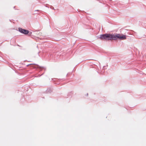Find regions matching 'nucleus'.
I'll return each instance as SVG.
<instances>
[{
  "label": "nucleus",
  "mask_w": 146,
  "mask_h": 146,
  "mask_svg": "<svg viewBox=\"0 0 146 146\" xmlns=\"http://www.w3.org/2000/svg\"><path fill=\"white\" fill-rule=\"evenodd\" d=\"M115 34L105 33L100 35L99 38L101 40H115Z\"/></svg>",
  "instance_id": "obj_1"
},
{
  "label": "nucleus",
  "mask_w": 146,
  "mask_h": 146,
  "mask_svg": "<svg viewBox=\"0 0 146 146\" xmlns=\"http://www.w3.org/2000/svg\"><path fill=\"white\" fill-rule=\"evenodd\" d=\"M126 38V36L125 35H121L119 34H115V40H125Z\"/></svg>",
  "instance_id": "obj_2"
},
{
  "label": "nucleus",
  "mask_w": 146,
  "mask_h": 146,
  "mask_svg": "<svg viewBox=\"0 0 146 146\" xmlns=\"http://www.w3.org/2000/svg\"><path fill=\"white\" fill-rule=\"evenodd\" d=\"M18 29L20 32L25 35H27L29 33V31L27 30L23 29L21 28H19Z\"/></svg>",
  "instance_id": "obj_3"
},
{
  "label": "nucleus",
  "mask_w": 146,
  "mask_h": 146,
  "mask_svg": "<svg viewBox=\"0 0 146 146\" xmlns=\"http://www.w3.org/2000/svg\"><path fill=\"white\" fill-rule=\"evenodd\" d=\"M36 65L37 66V67H35V68H38L40 70H42V68H43V67L40 66H39V65Z\"/></svg>",
  "instance_id": "obj_4"
},
{
  "label": "nucleus",
  "mask_w": 146,
  "mask_h": 146,
  "mask_svg": "<svg viewBox=\"0 0 146 146\" xmlns=\"http://www.w3.org/2000/svg\"><path fill=\"white\" fill-rule=\"evenodd\" d=\"M46 92L47 93H50L52 92V90L50 89H48L47 90Z\"/></svg>",
  "instance_id": "obj_5"
},
{
  "label": "nucleus",
  "mask_w": 146,
  "mask_h": 146,
  "mask_svg": "<svg viewBox=\"0 0 146 146\" xmlns=\"http://www.w3.org/2000/svg\"><path fill=\"white\" fill-rule=\"evenodd\" d=\"M33 14H34V15H35V14L39 15L40 13H38V12H37L36 13H35Z\"/></svg>",
  "instance_id": "obj_6"
},
{
  "label": "nucleus",
  "mask_w": 146,
  "mask_h": 146,
  "mask_svg": "<svg viewBox=\"0 0 146 146\" xmlns=\"http://www.w3.org/2000/svg\"><path fill=\"white\" fill-rule=\"evenodd\" d=\"M29 35H31L32 34V32H30V33L29 32V33H28Z\"/></svg>",
  "instance_id": "obj_7"
},
{
  "label": "nucleus",
  "mask_w": 146,
  "mask_h": 146,
  "mask_svg": "<svg viewBox=\"0 0 146 146\" xmlns=\"http://www.w3.org/2000/svg\"><path fill=\"white\" fill-rule=\"evenodd\" d=\"M40 10H36L35 11V12H36V11H40Z\"/></svg>",
  "instance_id": "obj_8"
},
{
  "label": "nucleus",
  "mask_w": 146,
  "mask_h": 146,
  "mask_svg": "<svg viewBox=\"0 0 146 146\" xmlns=\"http://www.w3.org/2000/svg\"><path fill=\"white\" fill-rule=\"evenodd\" d=\"M105 66H104L103 67V68L104 69H105Z\"/></svg>",
  "instance_id": "obj_9"
},
{
  "label": "nucleus",
  "mask_w": 146,
  "mask_h": 146,
  "mask_svg": "<svg viewBox=\"0 0 146 146\" xmlns=\"http://www.w3.org/2000/svg\"><path fill=\"white\" fill-rule=\"evenodd\" d=\"M52 9L53 10H55V9H54V8L53 7V8H52Z\"/></svg>",
  "instance_id": "obj_10"
},
{
  "label": "nucleus",
  "mask_w": 146,
  "mask_h": 146,
  "mask_svg": "<svg viewBox=\"0 0 146 146\" xmlns=\"http://www.w3.org/2000/svg\"><path fill=\"white\" fill-rule=\"evenodd\" d=\"M45 7H47V6L45 5Z\"/></svg>",
  "instance_id": "obj_11"
},
{
  "label": "nucleus",
  "mask_w": 146,
  "mask_h": 146,
  "mask_svg": "<svg viewBox=\"0 0 146 146\" xmlns=\"http://www.w3.org/2000/svg\"><path fill=\"white\" fill-rule=\"evenodd\" d=\"M88 93H87V96H88Z\"/></svg>",
  "instance_id": "obj_12"
},
{
  "label": "nucleus",
  "mask_w": 146,
  "mask_h": 146,
  "mask_svg": "<svg viewBox=\"0 0 146 146\" xmlns=\"http://www.w3.org/2000/svg\"><path fill=\"white\" fill-rule=\"evenodd\" d=\"M29 65V64L28 65H27V66H28Z\"/></svg>",
  "instance_id": "obj_13"
},
{
  "label": "nucleus",
  "mask_w": 146,
  "mask_h": 146,
  "mask_svg": "<svg viewBox=\"0 0 146 146\" xmlns=\"http://www.w3.org/2000/svg\"><path fill=\"white\" fill-rule=\"evenodd\" d=\"M15 7H14V8H15Z\"/></svg>",
  "instance_id": "obj_14"
},
{
  "label": "nucleus",
  "mask_w": 146,
  "mask_h": 146,
  "mask_svg": "<svg viewBox=\"0 0 146 146\" xmlns=\"http://www.w3.org/2000/svg\"><path fill=\"white\" fill-rule=\"evenodd\" d=\"M34 64V65H35L36 64Z\"/></svg>",
  "instance_id": "obj_15"
},
{
  "label": "nucleus",
  "mask_w": 146,
  "mask_h": 146,
  "mask_svg": "<svg viewBox=\"0 0 146 146\" xmlns=\"http://www.w3.org/2000/svg\"><path fill=\"white\" fill-rule=\"evenodd\" d=\"M50 9H52V7H50Z\"/></svg>",
  "instance_id": "obj_16"
}]
</instances>
